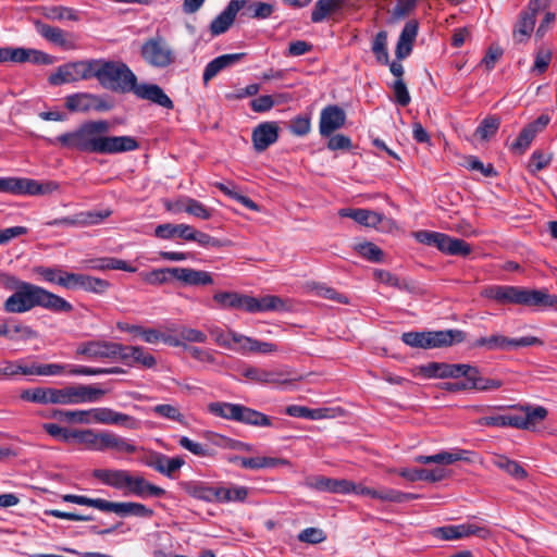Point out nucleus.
<instances>
[{
	"label": "nucleus",
	"mask_w": 557,
	"mask_h": 557,
	"mask_svg": "<svg viewBox=\"0 0 557 557\" xmlns=\"http://www.w3.org/2000/svg\"><path fill=\"white\" fill-rule=\"evenodd\" d=\"M414 238L423 245L436 247L441 252L448 256L467 257L472 251L471 246L463 239L440 232L419 231L414 233Z\"/></svg>",
	"instance_id": "nucleus-8"
},
{
	"label": "nucleus",
	"mask_w": 557,
	"mask_h": 557,
	"mask_svg": "<svg viewBox=\"0 0 557 557\" xmlns=\"http://www.w3.org/2000/svg\"><path fill=\"white\" fill-rule=\"evenodd\" d=\"M95 76L99 84L109 90L133 92L137 98L148 100L165 109H173L171 98L157 84H138L137 76L122 61L95 59Z\"/></svg>",
	"instance_id": "nucleus-2"
},
{
	"label": "nucleus",
	"mask_w": 557,
	"mask_h": 557,
	"mask_svg": "<svg viewBox=\"0 0 557 557\" xmlns=\"http://www.w3.org/2000/svg\"><path fill=\"white\" fill-rule=\"evenodd\" d=\"M236 422L262 428L272 426L270 417L244 405H239Z\"/></svg>",
	"instance_id": "nucleus-40"
},
{
	"label": "nucleus",
	"mask_w": 557,
	"mask_h": 557,
	"mask_svg": "<svg viewBox=\"0 0 557 557\" xmlns=\"http://www.w3.org/2000/svg\"><path fill=\"white\" fill-rule=\"evenodd\" d=\"M110 131V123L106 120L88 121L76 129L66 132L55 138H48L50 145L76 150L85 153L115 154L134 151L138 141L132 136H106Z\"/></svg>",
	"instance_id": "nucleus-1"
},
{
	"label": "nucleus",
	"mask_w": 557,
	"mask_h": 557,
	"mask_svg": "<svg viewBox=\"0 0 557 557\" xmlns=\"http://www.w3.org/2000/svg\"><path fill=\"white\" fill-rule=\"evenodd\" d=\"M284 310H286L285 301L278 296L274 295H265L261 298L248 296V304H246V312L248 313H261Z\"/></svg>",
	"instance_id": "nucleus-26"
},
{
	"label": "nucleus",
	"mask_w": 557,
	"mask_h": 557,
	"mask_svg": "<svg viewBox=\"0 0 557 557\" xmlns=\"http://www.w3.org/2000/svg\"><path fill=\"white\" fill-rule=\"evenodd\" d=\"M511 408L520 411V413L481 417L476 423L481 426H511L533 431L548 414L547 409L543 406L515 405Z\"/></svg>",
	"instance_id": "nucleus-5"
},
{
	"label": "nucleus",
	"mask_w": 557,
	"mask_h": 557,
	"mask_svg": "<svg viewBox=\"0 0 557 557\" xmlns=\"http://www.w3.org/2000/svg\"><path fill=\"white\" fill-rule=\"evenodd\" d=\"M117 359L122 360L128 367L151 369L157 364L156 358L140 346L122 345Z\"/></svg>",
	"instance_id": "nucleus-19"
},
{
	"label": "nucleus",
	"mask_w": 557,
	"mask_h": 557,
	"mask_svg": "<svg viewBox=\"0 0 557 557\" xmlns=\"http://www.w3.org/2000/svg\"><path fill=\"white\" fill-rule=\"evenodd\" d=\"M500 125V120L497 116L491 115L483 119L478 128L475 135L482 140H487L496 134Z\"/></svg>",
	"instance_id": "nucleus-57"
},
{
	"label": "nucleus",
	"mask_w": 557,
	"mask_h": 557,
	"mask_svg": "<svg viewBox=\"0 0 557 557\" xmlns=\"http://www.w3.org/2000/svg\"><path fill=\"white\" fill-rule=\"evenodd\" d=\"M463 377L469 381L470 389L480 392L496 391L503 386V381L483 377L476 367L467 364Z\"/></svg>",
	"instance_id": "nucleus-29"
},
{
	"label": "nucleus",
	"mask_w": 557,
	"mask_h": 557,
	"mask_svg": "<svg viewBox=\"0 0 557 557\" xmlns=\"http://www.w3.org/2000/svg\"><path fill=\"white\" fill-rule=\"evenodd\" d=\"M95 59H84L64 63L55 69L48 77L52 86L90 81L95 76Z\"/></svg>",
	"instance_id": "nucleus-7"
},
{
	"label": "nucleus",
	"mask_w": 557,
	"mask_h": 557,
	"mask_svg": "<svg viewBox=\"0 0 557 557\" xmlns=\"http://www.w3.org/2000/svg\"><path fill=\"white\" fill-rule=\"evenodd\" d=\"M183 486L186 493L194 498L209 503H218L220 485L213 486L199 481H190L184 483Z\"/></svg>",
	"instance_id": "nucleus-35"
},
{
	"label": "nucleus",
	"mask_w": 557,
	"mask_h": 557,
	"mask_svg": "<svg viewBox=\"0 0 557 557\" xmlns=\"http://www.w3.org/2000/svg\"><path fill=\"white\" fill-rule=\"evenodd\" d=\"M248 496V488L242 485L219 487L218 503L245 502Z\"/></svg>",
	"instance_id": "nucleus-46"
},
{
	"label": "nucleus",
	"mask_w": 557,
	"mask_h": 557,
	"mask_svg": "<svg viewBox=\"0 0 557 557\" xmlns=\"http://www.w3.org/2000/svg\"><path fill=\"white\" fill-rule=\"evenodd\" d=\"M357 251L360 256L372 262H380L383 258V251L372 243H362L357 245Z\"/></svg>",
	"instance_id": "nucleus-64"
},
{
	"label": "nucleus",
	"mask_w": 557,
	"mask_h": 557,
	"mask_svg": "<svg viewBox=\"0 0 557 557\" xmlns=\"http://www.w3.org/2000/svg\"><path fill=\"white\" fill-rule=\"evenodd\" d=\"M418 22L409 21L405 24L396 46V57L399 60L406 59L412 51L413 42L418 35Z\"/></svg>",
	"instance_id": "nucleus-31"
},
{
	"label": "nucleus",
	"mask_w": 557,
	"mask_h": 557,
	"mask_svg": "<svg viewBox=\"0 0 557 557\" xmlns=\"http://www.w3.org/2000/svg\"><path fill=\"white\" fill-rule=\"evenodd\" d=\"M245 57V53H228V54H222L213 60H211L205 67L202 79L203 84L208 85V83L215 77L221 71L231 67L238 63L243 58Z\"/></svg>",
	"instance_id": "nucleus-28"
},
{
	"label": "nucleus",
	"mask_w": 557,
	"mask_h": 557,
	"mask_svg": "<svg viewBox=\"0 0 557 557\" xmlns=\"http://www.w3.org/2000/svg\"><path fill=\"white\" fill-rule=\"evenodd\" d=\"M232 462H237L242 468L259 470L264 468H274L278 465H285L286 461L280 458L272 457H234L230 459Z\"/></svg>",
	"instance_id": "nucleus-41"
},
{
	"label": "nucleus",
	"mask_w": 557,
	"mask_h": 557,
	"mask_svg": "<svg viewBox=\"0 0 557 557\" xmlns=\"http://www.w3.org/2000/svg\"><path fill=\"white\" fill-rule=\"evenodd\" d=\"M355 221L367 227H376L382 222V215L368 209H358Z\"/></svg>",
	"instance_id": "nucleus-59"
},
{
	"label": "nucleus",
	"mask_w": 557,
	"mask_h": 557,
	"mask_svg": "<svg viewBox=\"0 0 557 557\" xmlns=\"http://www.w3.org/2000/svg\"><path fill=\"white\" fill-rule=\"evenodd\" d=\"M44 15L52 21H78V12L72 8L53 5L45 10Z\"/></svg>",
	"instance_id": "nucleus-53"
},
{
	"label": "nucleus",
	"mask_w": 557,
	"mask_h": 557,
	"mask_svg": "<svg viewBox=\"0 0 557 557\" xmlns=\"http://www.w3.org/2000/svg\"><path fill=\"white\" fill-rule=\"evenodd\" d=\"M140 54L144 61L152 67L164 69L170 66L175 54L162 36H154L145 40L141 46Z\"/></svg>",
	"instance_id": "nucleus-9"
},
{
	"label": "nucleus",
	"mask_w": 557,
	"mask_h": 557,
	"mask_svg": "<svg viewBox=\"0 0 557 557\" xmlns=\"http://www.w3.org/2000/svg\"><path fill=\"white\" fill-rule=\"evenodd\" d=\"M65 108L70 112L108 111L111 104L101 96L90 92H75L65 97Z\"/></svg>",
	"instance_id": "nucleus-12"
},
{
	"label": "nucleus",
	"mask_w": 557,
	"mask_h": 557,
	"mask_svg": "<svg viewBox=\"0 0 557 557\" xmlns=\"http://www.w3.org/2000/svg\"><path fill=\"white\" fill-rule=\"evenodd\" d=\"M346 121L345 111L336 104L322 109L320 113L319 131L321 136L329 137L339 129Z\"/></svg>",
	"instance_id": "nucleus-18"
},
{
	"label": "nucleus",
	"mask_w": 557,
	"mask_h": 557,
	"mask_svg": "<svg viewBox=\"0 0 557 557\" xmlns=\"http://www.w3.org/2000/svg\"><path fill=\"white\" fill-rule=\"evenodd\" d=\"M492 463L516 480H523L528 476L527 470L518 461L504 455L494 456Z\"/></svg>",
	"instance_id": "nucleus-43"
},
{
	"label": "nucleus",
	"mask_w": 557,
	"mask_h": 557,
	"mask_svg": "<svg viewBox=\"0 0 557 557\" xmlns=\"http://www.w3.org/2000/svg\"><path fill=\"white\" fill-rule=\"evenodd\" d=\"M238 0H231L226 8L211 22L210 32L213 36L224 34L234 23L239 7Z\"/></svg>",
	"instance_id": "nucleus-32"
},
{
	"label": "nucleus",
	"mask_w": 557,
	"mask_h": 557,
	"mask_svg": "<svg viewBox=\"0 0 557 557\" xmlns=\"http://www.w3.org/2000/svg\"><path fill=\"white\" fill-rule=\"evenodd\" d=\"M140 337L144 342L148 344H157L159 342H163L169 346H181L182 343L171 334H164L156 329H145L143 327Z\"/></svg>",
	"instance_id": "nucleus-48"
},
{
	"label": "nucleus",
	"mask_w": 557,
	"mask_h": 557,
	"mask_svg": "<svg viewBox=\"0 0 557 557\" xmlns=\"http://www.w3.org/2000/svg\"><path fill=\"white\" fill-rule=\"evenodd\" d=\"M243 375L260 384H285L288 382L281 370H267L257 367H248L243 371Z\"/></svg>",
	"instance_id": "nucleus-30"
},
{
	"label": "nucleus",
	"mask_w": 557,
	"mask_h": 557,
	"mask_svg": "<svg viewBox=\"0 0 557 557\" xmlns=\"http://www.w3.org/2000/svg\"><path fill=\"white\" fill-rule=\"evenodd\" d=\"M465 338L466 334L460 330L423 332L422 349L448 347L462 343Z\"/></svg>",
	"instance_id": "nucleus-17"
},
{
	"label": "nucleus",
	"mask_w": 557,
	"mask_h": 557,
	"mask_svg": "<svg viewBox=\"0 0 557 557\" xmlns=\"http://www.w3.org/2000/svg\"><path fill=\"white\" fill-rule=\"evenodd\" d=\"M171 277L189 286H206L213 283L211 273L190 268H173Z\"/></svg>",
	"instance_id": "nucleus-24"
},
{
	"label": "nucleus",
	"mask_w": 557,
	"mask_h": 557,
	"mask_svg": "<svg viewBox=\"0 0 557 557\" xmlns=\"http://www.w3.org/2000/svg\"><path fill=\"white\" fill-rule=\"evenodd\" d=\"M278 138V126L275 122H263L252 132V143L257 151L261 152L273 145Z\"/></svg>",
	"instance_id": "nucleus-23"
},
{
	"label": "nucleus",
	"mask_w": 557,
	"mask_h": 557,
	"mask_svg": "<svg viewBox=\"0 0 557 557\" xmlns=\"http://www.w3.org/2000/svg\"><path fill=\"white\" fill-rule=\"evenodd\" d=\"M59 188L60 184L55 181L40 182L27 177H0V193L11 195H50Z\"/></svg>",
	"instance_id": "nucleus-6"
},
{
	"label": "nucleus",
	"mask_w": 557,
	"mask_h": 557,
	"mask_svg": "<svg viewBox=\"0 0 557 557\" xmlns=\"http://www.w3.org/2000/svg\"><path fill=\"white\" fill-rule=\"evenodd\" d=\"M431 533L435 539L441 541H456L471 535L484 539L488 535V530L473 523H461L435 528Z\"/></svg>",
	"instance_id": "nucleus-13"
},
{
	"label": "nucleus",
	"mask_w": 557,
	"mask_h": 557,
	"mask_svg": "<svg viewBox=\"0 0 557 557\" xmlns=\"http://www.w3.org/2000/svg\"><path fill=\"white\" fill-rule=\"evenodd\" d=\"M239 404L215 401L208 405V410L215 417L236 421Z\"/></svg>",
	"instance_id": "nucleus-47"
},
{
	"label": "nucleus",
	"mask_w": 557,
	"mask_h": 557,
	"mask_svg": "<svg viewBox=\"0 0 557 557\" xmlns=\"http://www.w3.org/2000/svg\"><path fill=\"white\" fill-rule=\"evenodd\" d=\"M151 411L161 418L178 422L181 424H186V419L184 414L180 411L178 407L171 404H159L156 405Z\"/></svg>",
	"instance_id": "nucleus-52"
},
{
	"label": "nucleus",
	"mask_w": 557,
	"mask_h": 557,
	"mask_svg": "<svg viewBox=\"0 0 557 557\" xmlns=\"http://www.w3.org/2000/svg\"><path fill=\"white\" fill-rule=\"evenodd\" d=\"M184 210L187 213H189L196 218H199L201 220H209L212 215L210 209H208L206 206H203L200 201L193 199V198H188L186 200Z\"/></svg>",
	"instance_id": "nucleus-63"
},
{
	"label": "nucleus",
	"mask_w": 557,
	"mask_h": 557,
	"mask_svg": "<svg viewBox=\"0 0 557 557\" xmlns=\"http://www.w3.org/2000/svg\"><path fill=\"white\" fill-rule=\"evenodd\" d=\"M372 52L374 53L377 62L382 64L388 63L387 33L385 30H381L375 35L372 42Z\"/></svg>",
	"instance_id": "nucleus-56"
},
{
	"label": "nucleus",
	"mask_w": 557,
	"mask_h": 557,
	"mask_svg": "<svg viewBox=\"0 0 557 557\" xmlns=\"http://www.w3.org/2000/svg\"><path fill=\"white\" fill-rule=\"evenodd\" d=\"M248 296L237 292H218L213 295V301L220 309H236L246 311Z\"/></svg>",
	"instance_id": "nucleus-36"
},
{
	"label": "nucleus",
	"mask_w": 557,
	"mask_h": 557,
	"mask_svg": "<svg viewBox=\"0 0 557 557\" xmlns=\"http://www.w3.org/2000/svg\"><path fill=\"white\" fill-rule=\"evenodd\" d=\"M107 391L97 385H72L57 388V405L94 404L102 399Z\"/></svg>",
	"instance_id": "nucleus-10"
},
{
	"label": "nucleus",
	"mask_w": 557,
	"mask_h": 557,
	"mask_svg": "<svg viewBox=\"0 0 557 557\" xmlns=\"http://www.w3.org/2000/svg\"><path fill=\"white\" fill-rule=\"evenodd\" d=\"M115 513L119 516H122V517L135 516V517L150 518L153 515V510L147 508L143 504L129 502V503H117Z\"/></svg>",
	"instance_id": "nucleus-49"
},
{
	"label": "nucleus",
	"mask_w": 557,
	"mask_h": 557,
	"mask_svg": "<svg viewBox=\"0 0 557 557\" xmlns=\"http://www.w3.org/2000/svg\"><path fill=\"white\" fill-rule=\"evenodd\" d=\"M465 166L471 171H478L485 177H494L497 172L493 164H484L479 158L470 156L465 161Z\"/></svg>",
	"instance_id": "nucleus-58"
},
{
	"label": "nucleus",
	"mask_w": 557,
	"mask_h": 557,
	"mask_svg": "<svg viewBox=\"0 0 557 557\" xmlns=\"http://www.w3.org/2000/svg\"><path fill=\"white\" fill-rule=\"evenodd\" d=\"M176 331L177 335L174 336L182 343L180 347H182L183 349L184 345H187V343H207L208 336L205 332L200 330L188 326H180Z\"/></svg>",
	"instance_id": "nucleus-50"
},
{
	"label": "nucleus",
	"mask_w": 557,
	"mask_h": 557,
	"mask_svg": "<svg viewBox=\"0 0 557 557\" xmlns=\"http://www.w3.org/2000/svg\"><path fill=\"white\" fill-rule=\"evenodd\" d=\"M419 498L418 494L413 493H405L391 487H382L380 488L379 499L382 502H391V503H406L413 499Z\"/></svg>",
	"instance_id": "nucleus-54"
},
{
	"label": "nucleus",
	"mask_w": 557,
	"mask_h": 557,
	"mask_svg": "<svg viewBox=\"0 0 557 557\" xmlns=\"http://www.w3.org/2000/svg\"><path fill=\"white\" fill-rule=\"evenodd\" d=\"M541 8L530 2L529 10L522 11L513 29V40L518 44L525 42L534 30L536 13Z\"/></svg>",
	"instance_id": "nucleus-21"
},
{
	"label": "nucleus",
	"mask_w": 557,
	"mask_h": 557,
	"mask_svg": "<svg viewBox=\"0 0 557 557\" xmlns=\"http://www.w3.org/2000/svg\"><path fill=\"white\" fill-rule=\"evenodd\" d=\"M107 434L108 431L96 433L92 430H81L75 431L74 440L85 445L87 449L104 451Z\"/></svg>",
	"instance_id": "nucleus-37"
},
{
	"label": "nucleus",
	"mask_w": 557,
	"mask_h": 557,
	"mask_svg": "<svg viewBox=\"0 0 557 557\" xmlns=\"http://www.w3.org/2000/svg\"><path fill=\"white\" fill-rule=\"evenodd\" d=\"M482 296L500 304L522 305L527 307L557 308V295L546 289H530L519 286L494 285L486 287Z\"/></svg>",
	"instance_id": "nucleus-4"
},
{
	"label": "nucleus",
	"mask_w": 557,
	"mask_h": 557,
	"mask_svg": "<svg viewBox=\"0 0 557 557\" xmlns=\"http://www.w3.org/2000/svg\"><path fill=\"white\" fill-rule=\"evenodd\" d=\"M467 364H450L444 362H430L421 367V373L429 379L463 377Z\"/></svg>",
	"instance_id": "nucleus-22"
},
{
	"label": "nucleus",
	"mask_w": 557,
	"mask_h": 557,
	"mask_svg": "<svg viewBox=\"0 0 557 557\" xmlns=\"http://www.w3.org/2000/svg\"><path fill=\"white\" fill-rule=\"evenodd\" d=\"M110 286L109 282L102 278L85 274H75L73 289L82 288L86 292L103 294Z\"/></svg>",
	"instance_id": "nucleus-42"
},
{
	"label": "nucleus",
	"mask_w": 557,
	"mask_h": 557,
	"mask_svg": "<svg viewBox=\"0 0 557 557\" xmlns=\"http://www.w3.org/2000/svg\"><path fill=\"white\" fill-rule=\"evenodd\" d=\"M399 475L408 481H426L438 482L446 478V470L443 468L423 469V468H405L399 471Z\"/></svg>",
	"instance_id": "nucleus-34"
},
{
	"label": "nucleus",
	"mask_w": 557,
	"mask_h": 557,
	"mask_svg": "<svg viewBox=\"0 0 557 557\" xmlns=\"http://www.w3.org/2000/svg\"><path fill=\"white\" fill-rule=\"evenodd\" d=\"M92 476L113 488L126 490L131 472L122 469H96L92 472Z\"/></svg>",
	"instance_id": "nucleus-27"
},
{
	"label": "nucleus",
	"mask_w": 557,
	"mask_h": 557,
	"mask_svg": "<svg viewBox=\"0 0 557 557\" xmlns=\"http://www.w3.org/2000/svg\"><path fill=\"white\" fill-rule=\"evenodd\" d=\"M184 350L187 351L194 359L199 362L214 364L216 359L211 349L201 348L198 346L184 345Z\"/></svg>",
	"instance_id": "nucleus-60"
},
{
	"label": "nucleus",
	"mask_w": 557,
	"mask_h": 557,
	"mask_svg": "<svg viewBox=\"0 0 557 557\" xmlns=\"http://www.w3.org/2000/svg\"><path fill=\"white\" fill-rule=\"evenodd\" d=\"M126 494H132L140 498L162 497L165 490L148 482L143 475H133L131 473Z\"/></svg>",
	"instance_id": "nucleus-25"
},
{
	"label": "nucleus",
	"mask_w": 557,
	"mask_h": 557,
	"mask_svg": "<svg viewBox=\"0 0 557 557\" xmlns=\"http://www.w3.org/2000/svg\"><path fill=\"white\" fill-rule=\"evenodd\" d=\"M35 307H42L58 313H67L73 310V306L67 300L34 284L23 285L3 304L4 310L9 313H24Z\"/></svg>",
	"instance_id": "nucleus-3"
},
{
	"label": "nucleus",
	"mask_w": 557,
	"mask_h": 557,
	"mask_svg": "<svg viewBox=\"0 0 557 557\" xmlns=\"http://www.w3.org/2000/svg\"><path fill=\"white\" fill-rule=\"evenodd\" d=\"M138 446L134 441L122 437L115 433L109 432L106 440V450H113L117 454L132 455L138 450Z\"/></svg>",
	"instance_id": "nucleus-44"
},
{
	"label": "nucleus",
	"mask_w": 557,
	"mask_h": 557,
	"mask_svg": "<svg viewBox=\"0 0 557 557\" xmlns=\"http://www.w3.org/2000/svg\"><path fill=\"white\" fill-rule=\"evenodd\" d=\"M467 451L461 449H456L453 451H441L435 455H431L432 463L438 465H451L459 460H465L463 456Z\"/></svg>",
	"instance_id": "nucleus-61"
},
{
	"label": "nucleus",
	"mask_w": 557,
	"mask_h": 557,
	"mask_svg": "<svg viewBox=\"0 0 557 557\" xmlns=\"http://www.w3.org/2000/svg\"><path fill=\"white\" fill-rule=\"evenodd\" d=\"M342 0H318L311 12V22L321 23L342 8Z\"/></svg>",
	"instance_id": "nucleus-45"
},
{
	"label": "nucleus",
	"mask_w": 557,
	"mask_h": 557,
	"mask_svg": "<svg viewBox=\"0 0 557 557\" xmlns=\"http://www.w3.org/2000/svg\"><path fill=\"white\" fill-rule=\"evenodd\" d=\"M36 32L49 42L64 50H72L76 47L75 38L72 34L39 20L34 21Z\"/></svg>",
	"instance_id": "nucleus-16"
},
{
	"label": "nucleus",
	"mask_w": 557,
	"mask_h": 557,
	"mask_svg": "<svg viewBox=\"0 0 557 557\" xmlns=\"http://www.w3.org/2000/svg\"><path fill=\"white\" fill-rule=\"evenodd\" d=\"M536 133H537V128H535L534 126L524 127L520 132V134L517 137V139L515 140V143L512 144V146H511L512 149L519 150V151H524L530 146L532 140L534 139Z\"/></svg>",
	"instance_id": "nucleus-62"
},
{
	"label": "nucleus",
	"mask_w": 557,
	"mask_h": 557,
	"mask_svg": "<svg viewBox=\"0 0 557 557\" xmlns=\"http://www.w3.org/2000/svg\"><path fill=\"white\" fill-rule=\"evenodd\" d=\"M111 214V211H82L71 216H63L53 219L46 222L48 226H62V227H85L90 225H97L101 223L106 218Z\"/></svg>",
	"instance_id": "nucleus-14"
},
{
	"label": "nucleus",
	"mask_w": 557,
	"mask_h": 557,
	"mask_svg": "<svg viewBox=\"0 0 557 557\" xmlns=\"http://www.w3.org/2000/svg\"><path fill=\"white\" fill-rule=\"evenodd\" d=\"M553 58V52L549 48L540 46L534 53V64L531 71L537 75L546 72Z\"/></svg>",
	"instance_id": "nucleus-55"
},
{
	"label": "nucleus",
	"mask_w": 557,
	"mask_h": 557,
	"mask_svg": "<svg viewBox=\"0 0 557 557\" xmlns=\"http://www.w3.org/2000/svg\"><path fill=\"white\" fill-rule=\"evenodd\" d=\"M88 416L90 423L123 425L129 430L138 428V421L135 418L107 407L88 409Z\"/></svg>",
	"instance_id": "nucleus-15"
},
{
	"label": "nucleus",
	"mask_w": 557,
	"mask_h": 557,
	"mask_svg": "<svg viewBox=\"0 0 557 557\" xmlns=\"http://www.w3.org/2000/svg\"><path fill=\"white\" fill-rule=\"evenodd\" d=\"M121 349L122 344L107 341H89L78 344L76 354L84 356L88 360H116Z\"/></svg>",
	"instance_id": "nucleus-11"
},
{
	"label": "nucleus",
	"mask_w": 557,
	"mask_h": 557,
	"mask_svg": "<svg viewBox=\"0 0 557 557\" xmlns=\"http://www.w3.org/2000/svg\"><path fill=\"white\" fill-rule=\"evenodd\" d=\"M145 463L166 478L173 479L175 472L185 465V460L178 456L168 457L164 454L153 451L146 459Z\"/></svg>",
	"instance_id": "nucleus-20"
},
{
	"label": "nucleus",
	"mask_w": 557,
	"mask_h": 557,
	"mask_svg": "<svg viewBox=\"0 0 557 557\" xmlns=\"http://www.w3.org/2000/svg\"><path fill=\"white\" fill-rule=\"evenodd\" d=\"M35 272L46 282L58 284L66 289H73L76 273H70L59 268L36 267Z\"/></svg>",
	"instance_id": "nucleus-33"
},
{
	"label": "nucleus",
	"mask_w": 557,
	"mask_h": 557,
	"mask_svg": "<svg viewBox=\"0 0 557 557\" xmlns=\"http://www.w3.org/2000/svg\"><path fill=\"white\" fill-rule=\"evenodd\" d=\"M237 5L242 15L259 20L268 18L274 10L272 4L262 1L238 0Z\"/></svg>",
	"instance_id": "nucleus-38"
},
{
	"label": "nucleus",
	"mask_w": 557,
	"mask_h": 557,
	"mask_svg": "<svg viewBox=\"0 0 557 557\" xmlns=\"http://www.w3.org/2000/svg\"><path fill=\"white\" fill-rule=\"evenodd\" d=\"M51 418L69 423L90 424L88 410H53Z\"/></svg>",
	"instance_id": "nucleus-51"
},
{
	"label": "nucleus",
	"mask_w": 557,
	"mask_h": 557,
	"mask_svg": "<svg viewBox=\"0 0 557 557\" xmlns=\"http://www.w3.org/2000/svg\"><path fill=\"white\" fill-rule=\"evenodd\" d=\"M57 388L53 387H35L22 391L20 397L25 401L40 405H57Z\"/></svg>",
	"instance_id": "nucleus-39"
}]
</instances>
